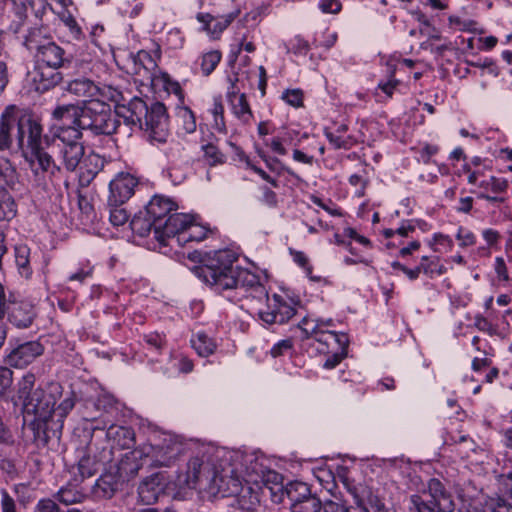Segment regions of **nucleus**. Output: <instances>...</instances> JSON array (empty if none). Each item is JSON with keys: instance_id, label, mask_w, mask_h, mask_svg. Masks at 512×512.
Masks as SVG:
<instances>
[{"instance_id": "8fccbe9b", "label": "nucleus", "mask_w": 512, "mask_h": 512, "mask_svg": "<svg viewBox=\"0 0 512 512\" xmlns=\"http://www.w3.org/2000/svg\"><path fill=\"white\" fill-rule=\"evenodd\" d=\"M107 205L109 208V221L113 226H123L128 222L129 214L122 205H109L108 203Z\"/></svg>"}, {"instance_id": "9d476101", "label": "nucleus", "mask_w": 512, "mask_h": 512, "mask_svg": "<svg viewBox=\"0 0 512 512\" xmlns=\"http://www.w3.org/2000/svg\"><path fill=\"white\" fill-rule=\"evenodd\" d=\"M285 494L292 512H319L320 500L311 493L310 487L303 482H290L285 487Z\"/></svg>"}, {"instance_id": "4468645a", "label": "nucleus", "mask_w": 512, "mask_h": 512, "mask_svg": "<svg viewBox=\"0 0 512 512\" xmlns=\"http://www.w3.org/2000/svg\"><path fill=\"white\" fill-rule=\"evenodd\" d=\"M5 315L8 321L18 329L28 328L32 325L36 311L32 303L26 300H16L7 297Z\"/></svg>"}, {"instance_id": "37998d69", "label": "nucleus", "mask_w": 512, "mask_h": 512, "mask_svg": "<svg viewBox=\"0 0 512 512\" xmlns=\"http://www.w3.org/2000/svg\"><path fill=\"white\" fill-rule=\"evenodd\" d=\"M143 10V4L138 0H117V11L124 18H136Z\"/></svg>"}, {"instance_id": "7ed1b4c3", "label": "nucleus", "mask_w": 512, "mask_h": 512, "mask_svg": "<svg viewBox=\"0 0 512 512\" xmlns=\"http://www.w3.org/2000/svg\"><path fill=\"white\" fill-rule=\"evenodd\" d=\"M125 126L131 130L138 128L152 144H165L169 137L168 116L164 104L153 103L150 107L140 98H133L127 106L120 107L117 112Z\"/></svg>"}, {"instance_id": "680f3d73", "label": "nucleus", "mask_w": 512, "mask_h": 512, "mask_svg": "<svg viewBox=\"0 0 512 512\" xmlns=\"http://www.w3.org/2000/svg\"><path fill=\"white\" fill-rule=\"evenodd\" d=\"M282 99L289 105L298 108L303 104V92L300 89L286 90L282 94Z\"/></svg>"}, {"instance_id": "58836bf2", "label": "nucleus", "mask_w": 512, "mask_h": 512, "mask_svg": "<svg viewBox=\"0 0 512 512\" xmlns=\"http://www.w3.org/2000/svg\"><path fill=\"white\" fill-rule=\"evenodd\" d=\"M209 112L213 117V128L219 133L226 134V123L224 118V106L221 97H214Z\"/></svg>"}, {"instance_id": "f257e3e1", "label": "nucleus", "mask_w": 512, "mask_h": 512, "mask_svg": "<svg viewBox=\"0 0 512 512\" xmlns=\"http://www.w3.org/2000/svg\"><path fill=\"white\" fill-rule=\"evenodd\" d=\"M237 256L230 250H219L208 256L199 277L217 293L234 292L227 298L236 303L242 298L255 302L254 309L266 325L285 324L296 315L291 301L278 294L269 297L257 274L235 265Z\"/></svg>"}, {"instance_id": "c85d7f7f", "label": "nucleus", "mask_w": 512, "mask_h": 512, "mask_svg": "<svg viewBox=\"0 0 512 512\" xmlns=\"http://www.w3.org/2000/svg\"><path fill=\"white\" fill-rule=\"evenodd\" d=\"M164 444L157 446L155 464L157 466H170L181 454V444L173 439H165Z\"/></svg>"}, {"instance_id": "393cba45", "label": "nucleus", "mask_w": 512, "mask_h": 512, "mask_svg": "<svg viewBox=\"0 0 512 512\" xmlns=\"http://www.w3.org/2000/svg\"><path fill=\"white\" fill-rule=\"evenodd\" d=\"M140 500L151 505L158 501L159 497L164 494V486L160 483L159 475H153L145 479L138 488Z\"/></svg>"}, {"instance_id": "f03ea898", "label": "nucleus", "mask_w": 512, "mask_h": 512, "mask_svg": "<svg viewBox=\"0 0 512 512\" xmlns=\"http://www.w3.org/2000/svg\"><path fill=\"white\" fill-rule=\"evenodd\" d=\"M280 478L278 473L266 469L255 455L237 451L221 459L204 488L211 496H237L241 509L253 511L260 503V484L278 483Z\"/></svg>"}, {"instance_id": "2eb2a0df", "label": "nucleus", "mask_w": 512, "mask_h": 512, "mask_svg": "<svg viewBox=\"0 0 512 512\" xmlns=\"http://www.w3.org/2000/svg\"><path fill=\"white\" fill-rule=\"evenodd\" d=\"M192 218L188 214L172 213L162 224L159 234H155L154 237L165 245L174 246L180 234L186 232Z\"/></svg>"}, {"instance_id": "b1692460", "label": "nucleus", "mask_w": 512, "mask_h": 512, "mask_svg": "<svg viewBox=\"0 0 512 512\" xmlns=\"http://www.w3.org/2000/svg\"><path fill=\"white\" fill-rule=\"evenodd\" d=\"M124 480L115 472L112 466L100 476L95 483V494L103 498H111L118 490L120 482Z\"/></svg>"}, {"instance_id": "a211bd4d", "label": "nucleus", "mask_w": 512, "mask_h": 512, "mask_svg": "<svg viewBox=\"0 0 512 512\" xmlns=\"http://www.w3.org/2000/svg\"><path fill=\"white\" fill-rule=\"evenodd\" d=\"M85 148L82 143L58 146V156L61 159L62 169L74 172L81 165Z\"/></svg>"}, {"instance_id": "5701e85b", "label": "nucleus", "mask_w": 512, "mask_h": 512, "mask_svg": "<svg viewBox=\"0 0 512 512\" xmlns=\"http://www.w3.org/2000/svg\"><path fill=\"white\" fill-rule=\"evenodd\" d=\"M140 452L138 451H129L126 452L119 462L112 466L115 472L120 476L124 481L129 480L135 477L142 467V464L139 461Z\"/></svg>"}, {"instance_id": "a19ab883", "label": "nucleus", "mask_w": 512, "mask_h": 512, "mask_svg": "<svg viewBox=\"0 0 512 512\" xmlns=\"http://www.w3.org/2000/svg\"><path fill=\"white\" fill-rule=\"evenodd\" d=\"M428 246L436 253L444 254L451 252L454 248L453 239L443 233H434L427 241Z\"/></svg>"}, {"instance_id": "c756f323", "label": "nucleus", "mask_w": 512, "mask_h": 512, "mask_svg": "<svg viewBox=\"0 0 512 512\" xmlns=\"http://www.w3.org/2000/svg\"><path fill=\"white\" fill-rule=\"evenodd\" d=\"M347 132V124L341 123L335 131H325V136L335 149H350L356 144V139Z\"/></svg>"}, {"instance_id": "864d4df0", "label": "nucleus", "mask_w": 512, "mask_h": 512, "mask_svg": "<svg viewBox=\"0 0 512 512\" xmlns=\"http://www.w3.org/2000/svg\"><path fill=\"white\" fill-rule=\"evenodd\" d=\"M242 50L248 53H252L256 50L254 42L252 40H248V37L246 35H244L241 38V40L238 42L235 48L231 49L229 54V62H235Z\"/></svg>"}, {"instance_id": "052dcab7", "label": "nucleus", "mask_w": 512, "mask_h": 512, "mask_svg": "<svg viewBox=\"0 0 512 512\" xmlns=\"http://www.w3.org/2000/svg\"><path fill=\"white\" fill-rule=\"evenodd\" d=\"M487 171H489V167L463 168V172L467 175V182L477 187H479L481 180L486 178Z\"/></svg>"}, {"instance_id": "20e7f679", "label": "nucleus", "mask_w": 512, "mask_h": 512, "mask_svg": "<svg viewBox=\"0 0 512 512\" xmlns=\"http://www.w3.org/2000/svg\"><path fill=\"white\" fill-rule=\"evenodd\" d=\"M335 327L334 320L328 319H313L304 317L297 325V330L300 331V338L302 340L313 338L320 345L318 350L322 353H329L330 348L335 347L340 351H335L327 357L323 367L325 369L335 368L346 356V349L348 346V337L344 333H336L331 328Z\"/></svg>"}, {"instance_id": "f8f14e48", "label": "nucleus", "mask_w": 512, "mask_h": 512, "mask_svg": "<svg viewBox=\"0 0 512 512\" xmlns=\"http://www.w3.org/2000/svg\"><path fill=\"white\" fill-rule=\"evenodd\" d=\"M138 178L128 172H119L109 183V205H123L135 193Z\"/></svg>"}, {"instance_id": "e2e57ef3", "label": "nucleus", "mask_w": 512, "mask_h": 512, "mask_svg": "<svg viewBox=\"0 0 512 512\" xmlns=\"http://www.w3.org/2000/svg\"><path fill=\"white\" fill-rule=\"evenodd\" d=\"M74 406L75 396L73 393H70L69 396L63 399L61 403L57 406V408H55V412L61 419H63L69 414V412L74 408Z\"/></svg>"}, {"instance_id": "dca6fc26", "label": "nucleus", "mask_w": 512, "mask_h": 512, "mask_svg": "<svg viewBox=\"0 0 512 512\" xmlns=\"http://www.w3.org/2000/svg\"><path fill=\"white\" fill-rule=\"evenodd\" d=\"M44 352V347L38 341H28L12 347L6 355V363L15 368H24L31 364Z\"/></svg>"}, {"instance_id": "3c124183", "label": "nucleus", "mask_w": 512, "mask_h": 512, "mask_svg": "<svg viewBox=\"0 0 512 512\" xmlns=\"http://www.w3.org/2000/svg\"><path fill=\"white\" fill-rule=\"evenodd\" d=\"M205 161L210 166L223 164L226 160L225 155L214 144H207L203 146Z\"/></svg>"}, {"instance_id": "603ef678", "label": "nucleus", "mask_w": 512, "mask_h": 512, "mask_svg": "<svg viewBox=\"0 0 512 512\" xmlns=\"http://www.w3.org/2000/svg\"><path fill=\"white\" fill-rule=\"evenodd\" d=\"M77 470L82 479L92 477L97 472L96 462L89 455H85L78 461Z\"/></svg>"}, {"instance_id": "13d9d810", "label": "nucleus", "mask_w": 512, "mask_h": 512, "mask_svg": "<svg viewBox=\"0 0 512 512\" xmlns=\"http://www.w3.org/2000/svg\"><path fill=\"white\" fill-rule=\"evenodd\" d=\"M189 164L167 165V173L174 184L182 183L186 176Z\"/></svg>"}, {"instance_id": "0eeeda50", "label": "nucleus", "mask_w": 512, "mask_h": 512, "mask_svg": "<svg viewBox=\"0 0 512 512\" xmlns=\"http://www.w3.org/2000/svg\"><path fill=\"white\" fill-rule=\"evenodd\" d=\"M218 459V455L214 456L207 452L192 457L187 463L186 473L178 477L179 486L205 492L204 486L214 474L217 468L215 460Z\"/></svg>"}, {"instance_id": "412c9836", "label": "nucleus", "mask_w": 512, "mask_h": 512, "mask_svg": "<svg viewBox=\"0 0 512 512\" xmlns=\"http://www.w3.org/2000/svg\"><path fill=\"white\" fill-rule=\"evenodd\" d=\"M118 114H113L112 109L105 113V116L96 117L92 121H85V130H90L95 135H111L121 128Z\"/></svg>"}, {"instance_id": "39448f33", "label": "nucleus", "mask_w": 512, "mask_h": 512, "mask_svg": "<svg viewBox=\"0 0 512 512\" xmlns=\"http://www.w3.org/2000/svg\"><path fill=\"white\" fill-rule=\"evenodd\" d=\"M49 145L24 158L32 173L35 187L49 191L56 187L63 178V169L48 150Z\"/></svg>"}, {"instance_id": "774afa93", "label": "nucleus", "mask_w": 512, "mask_h": 512, "mask_svg": "<svg viewBox=\"0 0 512 512\" xmlns=\"http://www.w3.org/2000/svg\"><path fill=\"white\" fill-rule=\"evenodd\" d=\"M33 512H59V507L52 499L43 498L36 503Z\"/></svg>"}, {"instance_id": "4c0bfd02", "label": "nucleus", "mask_w": 512, "mask_h": 512, "mask_svg": "<svg viewBox=\"0 0 512 512\" xmlns=\"http://www.w3.org/2000/svg\"><path fill=\"white\" fill-rule=\"evenodd\" d=\"M18 183V173L16 168L7 158H0V189H5L3 185L14 189Z\"/></svg>"}, {"instance_id": "6e6552de", "label": "nucleus", "mask_w": 512, "mask_h": 512, "mask_svg": "<svg viewBox=\"0 0 512 512\" xmlns=\"http://www.w3.org/2000/svg\"><path fill=\"white\" fill-rule=\"evenodd\" d=\"M25 45L33 53L37 67L60 69L68 61L64 49L53 41L39 42L30 34L25 40Z\"/></svg>"}, {"instance_id": "4be33fe9", "label": "nucleus", "mask_w": 512, "mask_h": 512, "mask_svg": "<svg viewBox=\"0 0 512 512\" xmlns=\"http://www.w3.org/2000/svg\"><path fill=\"white\" fill-rule=\"evenodd\" d=\"M62 73L58 69L48 67H37L33 73L34 88L38 92H45L55 87L62 81Z\"/></svg>"}, {"instance_id": "c03bdc74", "label": "nucleus", "mask_w": 512, "mask_h": 512, "mask_svg": "<svg viewBox=\"0 0 512 512\" xmlns=\"http://www.w3.org/2000/svg\"><path fill=\"white\" fill-rule=\"evenodd\" d=\"M57 498L61 503L71 505L81 502L84 494L75 485L68 484L58 491Z\"/></svg>"}, {"instance_id": "aec40b11", "label": "nucleus", "mask_w": 512, "mask_h": 512, "mask_svg": "<svg viewBox=\"0 0 512 512\" xmlns=\"http://www.w3.org/2000/svg\"><path fill=\"white\" fill-rule=\"evenodd\" d=\"M118 100V97L115 99H105L99 97L94 100H83L81 102V113L82 119L80 121V127L85 128V121H92L99 116H105V113H108L111 110L110 102H115Z\"/></svg>"}, {"instance_id": "79ce46f5", "label": "nucleus", "mask_w": 512, "mask_h": 512, "mask_svg": "<svg viewBox=\"0 0 512 512\" xmlns=\"http://www.w3.org/2000/svg\"><path fill=\"white\" fill-rule=\"evenodd\" d=\"M418 267L420 273L423 272L430 278H433L435 275L440 276L446 272L445 266L440 264V259L438 257L430 258L428 256H423Z\"/></svg>"}, {"instance_id": "c9c22d12", "label": "nucleus", "mask_w": 512, "mask_h": 512, "mask_svg": "<svg viewBox=\"0 0 512 512\" xmlns=\"http://www.w3.org/2000/svg\"><path fill=\"white\" fill-rule=\"evenodd\" d=\"M82 130L85 128L79 125L56 126L54 136L61 142V145L81 143Z\"/></svg>"}, {"instance_id": "473e14b6", "label": "nucleus", "mask_w": 512, "mask_h": 512, "mask_svg": "<svg viewBox=\"0 0 512 512\" xmlns=\"http://www.w3.org/2000/svg\"><path fill=\"white\" fill-rule=\"evenodd\" d=\"M209 230L200 224H197L191 220V224L188 225L186 232H182L177 239V245L183 246L190 242L203 241L208 234Z\"/></svg>"}, {"instance_id": "1a4fd4ad", "label": "nucleus", "mask_w": 512, "mask_h": 512, "mask_svg": "<svg viewBox=\"0 0 512 512\" xmlns=\"http://www.w3.org/2000/svg\"><path fill=\"white\" fill-rule=\"evenodd\" d=\"M61 395V386L53 384L49 390L36 389L26 397L25 407L35 414L38 420L47 422L55 412V405Z\"/></svg>"}, {"instance_id": "338daca9", "label": "nucleus", "mask_w": 512, "mask_h": 512, "mask_svg": "<svg viewBox=\"0 0 512 512\" xmlns=\"http://www.w3.org/2000/svg\"><path fill=\"white\" fill-rule=\"evenodd\" d=\"M322 512H353V509L342 501H326L322 506Z\"/></svg>"}, {"instance_id": "6e6d98bb", "label": "nucleus", "mask_w": 512, "mask_h": 512, "mask_svg": "<svg viewBox=\"0 0 512 512\" xmlns=\"http://www.w3.org/2000/svg\"><path fill=\"white\" fill-rule=\"evenodd\" d=\"M294 344L291 338L282 339L275 343L270 349V355L273 358L281 357L292 353Z\"/></svg>"}, {"instance_id": "ea45409f", "label": "nucleus", "mask_w": 512, "mask_h": 512, "mask_svg": "<svg viewBox=\"0 0 512 512\" xmlns=\"http://www.w3.org/2000/svg\"><path fill=\"white\" fill-rule=\"evenodd\" d=\"M151 80L154 85L161 86L168 93L176 95L181 93L180 84L166 72L158 71L151 74Z\"/></svg>"}, {"instance_id": "e433bc0d", "label": "nucleus", "mask_w": 512, "mask_h": 512, "mask_svg": "<svg viewBox=\"0 0 512 512\" xmlns=\"http://www.w3.org/2000/svg\"><path fill=\"white\" fill-rule=\"evenodd\" d=\"M17 215V204L6 189H0V221H11Z\"/></svg>"}, {"instance_id": "f3484780", "label": "nucleus", "mask_w": 512, "mask_h": 512, "mask_svg": "<svg viewBox=\"0 0 512 512\" xmlns=\"http://www.w3.org/2000/svg\"><path fill=\"white\" fill-rule=\"evenodd\" d=\"M234 88V85H232L231 90L227 92V100L230 105L231 112L241 124L249 125L254 118L253 112L247 101L246 95L235 91Z\"/></svg>"}, {"instance_id": "cd10ccee", "label": "nucleus", "mask_w": 512, "mask_h": 512, "mask_svg": "<svg viewBox=\"0 0 512 512\" xmlns=\"http://www.w3.org/2000/svg\"><path fill=\"white\" fill-rule=\"evenodd\" d=\"M15 127V106L5 108L0 117V152L12 145L11 131Z\"/></svg>"}, {"instance_id": "49530a36", "label": "nucleus", "mask_w": 512, "mask_h": 512, "mask_svg": "<svg viewBox=\"0 0 512 512\" xmlns=\"http://www.w3.org/2000/svg\"><path fill=\"white\" fill-rule=\"evenodd\" d=\"M423 496L430 498L439 504H442L444 500L452 502L449 494L445 491L443 484L437 479H431L428 482V494L424 493Z\"/></svg>"}, {"instance_id": "bf43d9fd", "label": "nucleus", "mask_w": 512, "mask_h": 512, "mask_svg": "<svg viewBox=\"0 0 512 512\" xmlns=\"http://www.w3.org/2000/svg\"><path fill=\"white\" fill-rule=\"evenodd\" d=\"M7 304L6 290L2 284H0V348L3 346L7 337V327L3 322L5 316V308Z\"/></svg>"}, {"instance_id": "a878e982", "label": "nucleus", "mask_w": 512, "mask_h": 512, "mask_svg": "<svg viewBox=\"0 0 512 512\" xmlns=\"http://www.w3.org/2000/svg\"><path fill=\"white\" fill-rule=\"evenodd\" d=\"M81 104H65L57 106L53 112L52 117L58 122L57 126L79 125L82 119Z\"/></svg>"}, {"instance_id": "2f4dec72", "label": "nucleus", "mask_w": 512, "mask_h": 512, "mask_svg": "<svg viewBox=\"0 0 512 512\" xmlns=\"http://www.w3.org/2000/svg\"><path fill=\"white\" fill-rule=\"evenodd\" d=\"M163 153L167 160V165H181V164H189L190 157L186 153L183 145L178 141H171L164 148Z\"/></svg>"}, {"instance_id": "de8ad7c7", "label": "nucleus", "mask_w": 512, "mask_h": 512, "mask_svg": "<svg viewBox=\"0 0 512 512\" xmlns=\"http://www.w3.org/2000/svg\"><path fill=\"white\" fill-rule=\"evenodd\" d=\"M221 53L218 50H211L204 53L200 59L202 73L205 76L210 75L221 60Z\"/></svg>"}, {"instance_id": "4d7b16f0", "label": "nucleus", "mask_w": 512, "mask_h": 512, "mask_svg": "<svg viewBox=\"0 0 512 512\" xmlns=\"http://www.w3.org/2000/svg\"><path fill=\"white\" fill-rule=\"evenodd\" d=\"M165 45L172 50L181 49L184 45V36L178 28L169 30L165 37Z\"/></svg>"}, {"instance_id": "7c9ffc66", "label": "nucleus", "mask_w": 512, "mask_h": 512, "mask_svg": "<svg viewBox=\"0 0 512 512\" xmlns=\"http://www.w3.org/2000/svg\"><path fill=\"white\" fill-rule=\"evenodd\" d=\"M102 160L98 154H84L83 161L77 169L80 171V181L89 183L101 170Z\"/></svg>"}, {"instance_id": "69168bd1", "label": "nucleus", "mask_w": 512, "mask_h": 512, "mask_svg": "<svg viewBox=\"0 0 512 512\" xmlns=\"http://www.w3.org/2000/svg\"><path fill=\"white\" fill-rule=\"evenodd\" d=\"M448 20L450 26L460 31L472 30L475 26V23L473 21L469 19H464L457 15H451Z\"/></svg>"}, {"instance_id": "ddd939ff", "label": "nucleus", "mask_w": 512, "mask_h": 512, "mask_svg": "<svg viewBox=\"0 0 512 512\" xmlns=\"http://www.w3.org/2000/svg\"><path fill=\"white\" fill-rule=\"evenodd\" d=\"M176 210V204L168 197L154 196L146 206V212L148 216V228L147 232L153 230L154 235L159 234L164 219L172 214V211Z\"/></svg>"}, {"instance_id": "a18cd8bd", "label": "nucleus", "mask_w": 512, "mask_h": 512, "mask_svg": "<svg viewBox=\"0 0 512 512\" xmlns=\"http://www.w3.org/2000/svg\"><path fill=\"white\" fill-rule=\"evenodd\" d=\"M482 512H512V500L500 496L489 497L482 505Z\"/></svg>"}, {"instance_id": "bb28decb", "label": "nucleus", "mask_w": 512, "mask_h": 512, "mask_svg": "<svg viewBox=\"0 0 512 512\" xmlns=\"http://www.w3.org/2000/svg\"><path fill=\"white\" fill-rule=\"evenodd\" d=\"M410 510L416 512H452L454 509L453 502L443 501L442 504L428 499L423 495H412L410 497Z\"/></svg>"}, {"instance_id": "9b49d317", "label": "nucleus", "mask_w": 512, "mask_h": 512, "mask_svg": "<svg viewBox=\"0 0 512 512\" xmlns=\"http://www.w3.org/2000/svg\"><path fill=\"white\" fill-rule=\"evenodd\" d=\"M66 90L77 97L84 98V100H94L99 97L115 99L120 95L117 89L111 86H98L87 78H77L70 81Z\"/></svg>"}, {"instance_id": "423d86ee", "label": "nucleus", "mask_w": 512, "mask_h": 512, "mask_svg": "<svg viewBox=\"0 0 512 512\" xmlns=\"http://www.w3.org/2000/svg\"><path fill=\"white\" fill-rule=\"evenodd\" d=\"M15 126L17 127V145L23 158L48 146L47 138L42 135V125L31 115L17 116L15 113Z\"/></svg>"}, {"instance_id": "5fc2aeb1", "label": "nucleus", "mask_w": 512, "mask_h": 512, "mask_svg": "<svg viewBox=\"0 0 512 512\" xmlns=\"http://www.w3.org/2000/svg\"><path fill=\"white\" fill-rule=\"evenodd\" d=\"M455 237L460 248H467L476 244V235L464 226L458 227Z\"/></svg>"}, {"instance_id": "0e129e2a", "label": "nucleus", "mask_w": 512, "mask_h": 512, "mask_svg": "<svg viewBox=\"0 0 512 512\" xmlns=\"http://www.w3.org/2000/svg\"><path fill=\"white\" fill-rule=\"evenodd\" d=\"M0 497L1 512H17L15 500L6 489L0 490Z\"/></svg>"}, {"instance_id": "09e8293b", "label": "nucleus", "mask_w": 512, "mask_h": 512, "mask_svg": "<svg viewBox=\"0 0 512 512\" xmlns=\"http://www.w3.org/2000/svg\"><path fill=\"white\" fill-rule=\"evenodd\" d=\"M478 188L493 193H501L508 188V181L504 178L486 176L484 180H481Z\"/></svg>"}, {"instance_id": "72a5a7b5", "label": "nucleus", "mask_w": 512, "mask_h": 512, "mask_svg": "<svg viewBox=\"0 0 512 512\" xmlns=\"http://www.w3.org/2000/svg\"><path fill=\"white\" fill-rule=\"evenodd\" d=\"M15 262L19 274L29 279L32 276V268L30 266V248L25 244L16 245L14 248Z\"/></svg>"}, {"instance_id": "f704fd0d", "label": "nucleus", "mask_w": 512, "mask_h": 512, "mask_svg": "<svg viewBox=\"0 0 512 512\" xmlns=\"http://www.w3.org/2000/svg\"><path fill=\"white\" fill-rule=\"evenodd\" d=\"M192 348L201 357H208L214 353L216 343L204 332H197L190 340Z\"/></svg>"}, {"instance_id": "6ab92c4d", "label": "nucleus", "mask_w": 512, "mask_h": 512, "mask_svg": "<svg viewBox=\"0 0 512 512\" xmlns=\"http://www.w3.org/2000/svg\"><path fill=\"white\" fill-rule=\"evenodd\" d=\"M196 19L202 24V30L211 38L218 39L234 19L232 14L214 17L209 13H198Z\"/></svg>"}]
</instances>
